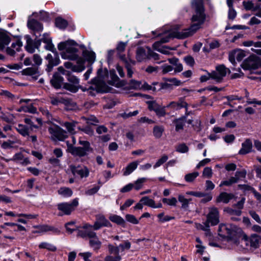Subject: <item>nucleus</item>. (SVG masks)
I'll return each mask as SVG.
<instances>
[{
    "label": "nucleus",
    "mask_w": 261,
    "mask_h": 261,
    "mask_svg": "<svg viewBox=\"0 0 261 261\" xmlns=\"http://www.w3.org/2000/svg\"><path fill=\"white\" fill-rule=\"evenodd\" d=\"M25 38L27 40V44L25 47L26 50L30 53H33L35 49V40H33L29 35L25 36Z\"/></svg>",
    "instance_id": "393cba45"
},
{
    "label": "nucleus",
    "mask_w": 261,
    "mask_h": 261,
    "mask_svg": "<svg viewBox=\"0 0 261 261\" xmlns=\"http://www.w3.org/2000/svg\"><path fill=\"white\" fill-rule=\"evenodd\" d=\"M70 170L75 177L80 176L81 178L86 177L89 175V171L88 168L85 166H75L71 165L69 166Z\"/></svg>",
    "instance_id": "1a4fd4ad"
},
{
    "label": "nucleus",
    "mask_w": 261,
    "mask_h": 261,
    "mask_svg": "<svg viewBox=\"0 0 261 261\" xmlns=\"http://www.w3.org/2000/svg\"><path fill=\"white\" fill-rule=\"evenodd\" d=\"M199 175V173L198 172H194L192 173H190L186 174L185 176V179L187 182H193L196 178Z\"/></svg>",
    "instance_id": "58836bf2"
},
{
    "label": "nucleus",
    "mask_w": 261,
    "mask_h": 261,
    "mask_svg": "<svg viewBox=\"0 0 261 261\" xmlns=\"http://www.w3.org/2000/svg\"><path fill=\"white\" fill-rule=\"evenodd\" d=\"M164 131V128L163 126L156 125L153 127V134L156 138H160L162 137Z\"/></svg>",
    "instance_id": "c9c22d12"
},
{
    "label": "nucleus",
    "mask_w": 261,
    "mask_h": 261,
    "mask_svg": "<svg viewBox=\"0 0 261 261\" xmlns=\"http://www.w3.org/2000/svg\"><path fill=\"white\" fill-rule=\"evenodd\" d=\"M241 232L240 228L232 224H221L218 228V234L223 239H232L236 233H240Z\"/></svg>",
    "instance_id": "39448f33"
},
{
    "label": "nucleus",
    "mask_w": 261,
    "mask_h": 261,
    "mask_svg": "<svg viewBox=\"0 0 261 261\" xmlns=\"http://www.w3.org/2000/svg\"><path fill=\"white\" fill-rule=\"evenodd\" d=\"M250 243V246L255 248H256L258 246L259 244V236L257 234H253L251 236V238L249 240Z\"/></svg>",
    "instance_id": "ea45409f"
},
{
    "label": "nucleus",
    "mask_w": 261,
    "mask_h": 261,
    "mask_svg": "<svg viewBox=\"0 0 261 261\" xmlns=\"http://www.w3.org/2000/svg\"><path fill=\"white\" fill-rule=\"evenodd\" d=\"M27 25L34 32V35H36V33L41 32L43 30L42 24L34 19L29 20Z\"/></svg>",
    "instance_id": "f3484780"
},
{
    "label": "nucleus",
    "mask_w": 261,
    "mask_h": 261,
    "mask_svg": "<svg viewBox=\"0 0 261 261\" xmlns=\"http://www.w3.org/2000/svg\"><path fill=\"white\" fill-rule=\"evenodd\" d=\"M121 259V257L120 255H115V256L108 255L105 258V261H120Z\"/></svg>",
    "instance_id": "680f3d73"
},
{
    "label": "nucleus",
    "mask_w": 261,
    "mask_h": 261,
    "mask_svg": "<svg viewBox=\"0 0 261 261\" xmlns=\"http://www.w3.org/2000/svg\"><path fill=\"white\" fill-rule=\"evenodd\" d=\"M216 70L219 73V74L223 78L226 76L227 72L230 73V70L227 68L224 65H220L216 67Z\"/></svg>",
    "instance_id": "e433bc0d"
},
{
    "label": "nucleus",
    "mask_w": 261,
    "mask_h": 261,
    "mask_svg": "<svg viewBox=\"0 0 261 261\" xmlns=\"http://www.w3.org/2000/svg\"><path fill=\"white\" fill-rule=\"evenodd\" d=\"M146 181V178H139L135 181L134 187L136 190H139L142 188L143 183Z\"/></svg>",
    "instance_id": "8fccbe9b"
},
{
    "label": "nucleus",
    "mask_w": 261,
    "mask_h": 261,
    "mask_svg": "<svg viewBox=\"0 0 261 261\" xmlns=\"http://www.w3.org/2000/svg\"><path fill=\"white\" fill-rule=\"evenodd\" d=\"M140 202H142L144 205H147L152 208H156L154 201L150 199L148 196L142 197L140 200Z\"/></svg>",
    "instance_id": "72a5a7b5"
},
{
    "label": "nucleus",
    "mask_w": 261,
    "mask_h": 261,
    "mask_svg": "<svg viewBox=\"0 0 261 261\" xmlns=\"http://www.w3.org/2000/svg\"><path fill=\"white\" fill-rule=\"evenodd\" d=\"M127 42H120L116 47V50L118 52V53H122L124 51L125 47L127 45Z\"/></svg>",
    "instance_id": "bf43d9fd"
},
{
    "label": "nucleus",
    "mask_w": 261,
    "mask_h": 261,
    "mask_svg": "<svg viewBox=\"0 0 261 261\" xmlns=\"http://www.w3.org/2000/svg\"><path fill=\"white\" fill-rule=\"evenodd\" d=\"M138 165V162L137 161L133 162L129 164L125 169L123 175L126 176L130 174L137 168Z\"/></svg>",
    "instance_id": "c85d7f7f"
},
{
    "label": "nucleus",
    "mask_w": 261,
    "mask_h": 261,
    "mask_svg": "<svg viewBox=\"0 0 261 261\" xmlns=\"http://www.w3.org/2000/svg\"><path fill=\"white\" fill-rule=\"evenodd\" d=\"M77 43L72 40H69L65 42H60L58 48L59 50H63L61 54V57L65 59L71 60H76L79 56L77 52L79 49L75 48V46H77Z\"/></svg>",
    "instance_id": "f03ea898"
},
{
    "label": "nucleus",
    "mask_w": 261,
    "mask_h": 261,
    "mask_svg": "<svg viewBox=\"0 0 261 261\" xmlns=\"http://www.w3.org/2000/svg\"><path fill=\"white\" fill-rule=\"evenodd\" d=\"M83 56L87 61L90 63H93L95 60V54L93 51H89L85 50L83 51Z\"/></svg>",
    "instance_id": "7c9ffc66"
},
{
    "label": "nucleus",
    "mask_w": 261,
    "mask_h": 261,
    "mask_svg": "<svg viewBox=\"0 0 261 261\" xmlns=\"http://www.w3.org/2000/svg\"><path fill=\"white\" fill-rule=\"evenodd\" d=\"M184 60L188 65H189L191 66H193L195 64L194 59L191 56H186L184 57Z\"/></svg>",
    "instance_id": "69168bd1"
},
{
    "label": "nucleus",
    "mask_w": 261,
    "mask_h": 261,
    "mask_svg": "<svg viewBox=\"0 0 261 261\" xmlns=\"http://www.w3.org/2000/svg\"><path fill=\"white\" fill-rule=\"evenodd\" d=\"M89 245L91 247H93L94 250H98L100 248L101 243L99 240L96 233H95V237H93L89 240Z\"/></svg>",
    "instance_id": "cd10ccee"
},
{
    "label": "nucleus",
    "mask_w": 261,
    "mask_h": 261,
    "mask_svg": "<svg viewBox=\"0 0 261 261\" xmlns=\"http://www.w3.org/2000/svg\"><path fill=\"white\" fill-rule=\"evenodd\" d=\"M186 119V116H184L174 121V122L175 123V130L176 132L183 129Z\"/></svg>",
    "instance_id": "c756f323"
},
{
    "label": "nucleus",
    "mask_w": 261,
    "mask_h": 261,
    "mask_svg": "<svg viewBox=\"0 0 261 261\" xmlns=\"http://www.w3.org/2000/svg\"><path fill=\"white\" fill-rule=\"evenodd\" d=\"M79 204L77 199L73 200L71 203H62L58 204V208L59 211H62L65 215H70L71 212L73 211L75 207Z\"/></svg>",
    "instance_id": "9b49d317"
},
{
    "label": "nucleus",
    "mask_w": 261,
    "mask_h": 261,
    "mask_svg": "<svg viewBox=\"0 0 261 261\" xmlns=\"http://www.w3.org/2000/svg\"><path fill=\"white\" fill-rule=\"evenodd\" d=\"M39 247L40 248H45L50 251H55L57 250V248L54 245L46 242L41 243Z\"/></svg>",
    "instance_id": "a18cd8bd"
},
{
    "label": "nucleus",
    "mask_w": 261,
    "mask_h": 261,
    "mask_svg": "<svg viewBox=\"0 0 261 261\" xmlns=\"http://www.w3.org/2000/svg\"><path fill=\"white\" fill-rule=\"evenodd\" d=\"M147 103L148 105V109L150 111H154L159 106L155 101H148Z\"/></svg>",
    "instance_id": "774afa93"
},
{
    "label": "nucleus",
    "mask_w": 261,
    "mask_h": 261,
    "mask_svg": "<svg viewBox=\"0 0 261 261\" xmlns=\"http://www.w3.org/2000/svg\"><path fill=\"white\" fill-rule=\"evenodd\" d=\"M234 183H237V180H236V179L233 178L232 177H231L229 179L222 181L220 184L219 186H229Z\"/></svg>",
    "instance_id": "603ef678"
},
{
    "label": "nucleus",
    "mask_w": 261,
    "mask_h": 261,
    "mask_svg": "<svg viewBox=\"0 0 261 261\" xmlns=\"http://www.w3.org/2000/svg\"><path fill=\"white\" fill-rule=\"evenodd\" d=\"M48 131L53 137L60 141H63L67 137L66 132L56 125L49 127Z\"/></svg>",
    "instance_id": "f8f14e48"
},
{
    "label": "nucleus",
    "mask_w": 261,
    "mask_h": 261,
    "mask_svg": "<svg viewBox=\"0 0 261 261\" xmlns=\"http://www.w3.org/2000/svg\"><path fill=\"white\" fill-rule=\"evenodd\" d=\"M188 106V103L185 101L184 99L183 98H180L177 102H170L169 105L166 106V107L178 110L182 108L187 109Z\"/></svg>",
    "instance_id": "412c9836"
},
{
    "label": "nucleus",
    "mask_w": 261,
    "mask_h": 261,
    "mask_svg": "<svg viewBox=\"0 0 261 261\" xmlns=\"http://www.w3.org/2000/svg\"><path fill=\"white\" fill-rule=\"evenodd\" d=\"M98 120L94 116L88 117L87 123L89 125H95V123H98Z\"/></svg>",
    "instance_id": "338daca9"
},
{
    "label": "nucleus",
    "mask_w": 261,
    "mask_h": 261,
    "mask_svg": "<svg viewBox=\"0 0 261 261\" xmlns=\"http://www.w3.org/2000/svg\"><path fill=\"white\" fill-rule=\"evenodd\" d=\"M58 193L64 196L69 197L72 195V191L69 188H61L58 190Z\"/></svg>",
    "instance_id": "79ce46f5"
},
{
    "label": "nucleus",
    "mask_w": 261,
    "mask_h": 261,
    "mask_svg": "<svg viewBox=\"0 0 261 261\" xmlns=\"http://www.w3.org/2000/svg\"><path fill=\"white\" fill-rule=\"evenodd\" d=\"M42 42L46 44L44 48L46 50L51 51L53 53L57 51L56 48L52 43V39L49 37L48 34L45 33L43 35Z\"/></svg>",
    "instance_id": "6ab92c4d"
},
{
    "label": "nucleus",
    "mask_w": 261,
    "mask_h": 261,
    "mask_svg": "<svg viewBox=\"0 0 261 261\" xmlns=\"http://www.w3.org/2000/svg\"><path fill=\"white\" fill-rule=\"evenodd\" d=\"M108 249L109 252L111 254H114L115 255H119V247L118 246H114L112 245L109 244L108 245Z\"/></svg>",
    "instance_id": "5fc2aeb1"
},
{
    "label": "nucleus",
    "mask_w": 261,
    "mask_h": 261,
    "mask_svg": "<svg viewBox=\"0 0 261 261\" xmlns=\"http://www.w3.org/2000/svg\"><path fill=\"white\" fill-rule=\"evenodd\" d=\"M53 56L48 54L45 58L48 62L46 68V71L47 72L51 71L53 67L57 66L60 63V58L57 51L53 53Z\"/></svg>",
    "instance_id": "9d476101"
},
{
    "label": "nucleus",
    "mask_w": 261,
    "mask_h": 261,
    "mask_svg": "<svg viewBox=\"0 0 261 261\" xmlns=\"http://www.w3.org/2000/svg\"><path fill=\"white\" fill-rule=\"evenodd\" d=\"M162 201L164 203H167L169 205L175 206L177 203V200L175 198L173 197L171 199L164 198L162 199Z\"/></svg>",
    "instance_id": "3c124183"
},
{
    "label": "nucleus",
    "mask_w": 261,
    "mask_h": 261,
    "mask_svg": "<svg viewBox=\"0 0 261 261\" xmlns=\"http://www.w3.org/2000/svg\"><path fill=\"white\" fill-rule=\"evenodd\" d=\"M22 74L25 75H30L32 76L33 78L36 80L39 76V72L38 71V68L36 67H31L27 68L21 71Z\"/></svg>",
    "instance_id": "aec40b11"
},
{
    "label": "nucleus",
    "mask_w": 261,
    "mask_h": 261,
    "mask_svg": "<svg viewBox=\"0 0 261 261\" xmlns=\"http://www.w3.org/2000/svg\"><path fill=\"white\" fill-rule=\"evenodd\" d=\"M16 128L17 132L23 136L25 137L29 135V130L31 129H30L29 127L24 125L19 124L17 125Z\"/></svg>",
    "instance_id": "2f4dec72"
},
{
    "label": "nucleus",
    "mask_w": 261,
    "mask_h": 261,
    "mask_svg": "<svg viewBox=\"0 0 261 261\" xmlns=\"http://www.w3.org/2000/svg\"><path fill=\"white\" fill-rule=\"evenodd\" d=\"M120 59L123 61L125 65V67L127 69V75L128 77L132 76L133 71L132 70V68L134 66L135 64V61L128 58L126 59L124 55H119Z\"/></svg>",
    "instance_id": "4468645a"
},
{
    "label": "nucleus",
    "mask_w": 261,
    "mask_h": 261,
    "mask_svg": "<svg viewBox=\"0 0 261 261\" xmlns=\"http://www.w3.org/2000/svg\"><path fill=\"white\" fill-rule=\"evenodd\" d=\"M244 70L255 69L260 67L259 58L255 55H251L246 59L241 64Z\"/></svg>",
    "instance_id": "6e6552de"
},
{
    "label": "nucleus",
    "mask_w": 261,
    "mask_h": 261,
    "mask_svg": "<svg viewBox=\"0 0 261 261\" xmlns=\"http://www.w3.org/2000/svg\"><path fill=\"white\" fill-rule=\"evenodd\" d=\"M129 88L132 89H140L141 87V83L134 80L130 81L129 84Z\"/></svg>",
    "instance_id": "09e8293b"
},
{
    "label": "nucleus",
    "mask_w": 261,
    "mask_h": 261,
    "mask_svg": "<svg viewBox=\"0 0 261 261\" xmlns=\"http://www.w3.org/2000/svg\"><path fill=\"white\" fill-rule=\"evenodd\" d=\"M208 75L211 76V78L215 80L217 82H221L223 80V77L219 74L218 71H214L211 73H208Z\"/></svg>",
    "instance_id": "de8ad7c7"
},
{
    "label": "nucleus",
    "mask_w": 261,
    "mask_h": 261,
    "mask_svg": "<svg viewBox=\"0 0 261 261\" xmlns=\"http://www.w3.org/2000/svg\"><path fill=\"white\" fill-rule=\"evenodd\" d=\"M146 59H149L148 53H146L145 49L142 47L137 48L136 50V59L137 61L141 62Z\"/></svg>",
    "instance_id": "5701e85b"
},
{
    "label": "nucleus",
    "mask_w": 261,
    "mask_h": 261,
    "mask_svg": "<svg viewBox=\"0 0 261 261\" xmlns=\"http://www.w3.org/2000/svg\"><path fill=\"white\" fill-rule=\"evenodd\" d=\"M102 68L97 71V76L93 79L90 82L91 85L88 88H82L83 91L86 90L95 91L96 93H107L110 91V88L106 85L105 82L101 79L103 77Z\"/></svg>",
    "instance_id": "7ed1b4c3"
},
{
    "label": "nucleus",
    "mask_w": 261,
    "mask_h": 261,
    "mask_svg": "<svg viewBox=\"0 0 261 261\" xmlns=\"http://www.w3.org/2000/svg\"><path fill=\"white\" fill-rule=\"evenodd\" d=\"M168 160V156L166 155H163L161 159H160L155 164L153 167L154 168H156L162 164H163L164 163H165L167 160Z\"/></svg>",
    "instance_id": "052dcab7"
},
{
    "label": "nucleus",
    "mask_w": 261,
    "mask_h": 261,
    "mask_svg": "<svg viewBox=\"0 0 261 261\" xmlns=\"http://www.w3.org/2000/svg\"><path fill=\"white\" fill-rule=\"evenodd\" d=\"M219 223V214L217 208L211 207L210 212L206 216V220L203 223L207 227L215 226Z\"/></svg>",
    "instance_id": "0eeeda50"
},
{
    "label": "nucleus",
    "mask_w": 261,
    "mask_h": 261,
    "mask_svg": "<svg viewBox=\"0 0 261 261\" xmlns=\"http://www.w3.org/2000/svg\"><path fill=\"white\" fill-rule=\"evenodd\" d=\"M238 61L240 62L245 57V54L243 50H234Z\"/></svg>",
    "instance_id": "6e6d98bb"
},
{
    "label": "nucleus",
    "mask_w": 261,
    "mask_h": 261,
    "mask_svg": "<svg viewBox=\"0 0 261 261\" xmlns=\"http://www.w3.org/2000/svg\"><path fill=\"white\" fill-rule=\"evenodd\" d=\"M103 226L111 227L112 225L104 215L101 214L97 215L96 216V221L93 225V228L96 230Z\"/></svg>",
    "instance_id": "ddd939ff"
},
{
    "label": "nucleus",
    "mask_w": 261,
    "mask_h": 261,
    "mask_svg": "<svg viewBox=\"0 0 261 261\" xmlns=\"http://www.w3.org/2000/svg\"><path fill=\"white\" fill-rule=\"evenodd\" d=\"M77 237H80L82 238L88 237L92 239V237H95V232L89 230H77Z\"/></svg>",
    "instance_id": "a878e982"
},
{
    "label": "nucleus",
    "mask_w": 261,
    "mask_h": 261,
    "mask_svg": "<svg viewBox=\"0 0 261 261\" xmlns=\"http://www.w3.org/2000/svg\"><path fill=\"white\" fill-rule=\"evenodd\" d=\"M175 150L180 153H186L189 151V147L185 143H181L176 146Z\"/></svg>",
    "instance_id": "c03bdc74"
},
{
    "label": "nucleus",
    "mask_w": 261,
    "mask_h": 261,
    "mask_svg": "<svg viewBox=\"0 0 261 261\" xmlns=\"http://www.w3.org/2000/svg\"><path fill=\"white\" fill-rule=\"evenodd\" d=\"M50 103L53 105L58 106L60 103H63L67 105L69 103V100L67 99L61 97H51Z\"/></svg>",
    "instance_id": "bb28decb"
},
{
    "label": "nucleus",
    "mask_w": 261,
    "mask_h": 261,
    "mask_svg": "<svg viewBox=\"0 0 261 261\" xmlns=\"http://www.w3.org/2000/svg\"><path fill=\"white\" fill-rule=\"evenodd\" d=\"M79 144L82 146L76 147L71 145L68 147V151L72 155L81 158L87 156L90 152L93 151V149L88 141L80 140Z\"/></svg>",
    "instance_id": "20e7f679"
},
{
    "label": "nucleus",
    "mask_w": 261,
    "mask_h": 261,
    "mask_svg": "<svg viewBox=\"0 0 261 261\" xmlns=\"http://www.w3.org/2000/svg\"><path fill=\"white\" fill-rule=\"evenodd\" d=\"M249 214L258 223L261 224V220L258 215L255 211H250L249 212Z\"/></svg>",
    "instance_id": "e2e57ef3"
},
{
    "label": "nucleus",
    "mask_w": 261,
    "mask_h": 261,
    "mask_svg": "<svg viewBox=\"0 0 261 261\" xmlns=\"http://www.w3.org/2000/svg\"><path fill=\"white\" fill-rule=\"evenodd\" d=\"M178 201L182 203L181 207L183 208H187L189 206V202L191 199H186L181 195H179L178 196Z\"/></svg>",
    "instance_id": "37998d69"
},
{
    "label": "nucleus",
    "mask_w": 261,
    "mask_h": 261,
    "mask_svg": "<svg viewBox=\"0 0 261 261\" xmlns=\"http://www.w3.org/2000/svg\"><path fill=\"white\" fill-rule=\"evenodd\" d=\"M63 81L64 79L60 74L58 72H55L50 82L53 87L58 89L61 88L62 86H63V84L65 83Z\"/></svg>",
    "instance_id": "dca6fc26"
},
{
    "label": "nucleus",
    "mask_w": 261,
    "mask_h": 261,
    "mask_svg": "<svg viewBox=\"0 0 261 261\" xmlns=\"http://www.w3.org/2000/svg\"><path fill=\"white\" fill-rule=\"evenodd\" d=\"M252 143L250 139H246L242 144V148L239 152L241 155L246 154L252 151Z\"/></svg>",
    "instance_id": "a211bd4d"
},
{
    "label": "nucleus",
    "mask_w": 261,
    "mask_h": 261,
    "mask_svg": "<svg viewBox=\"0 0 261 261\" xmlns=\"http://www.w3.org/2000/svg\"><path fill=\"white\" fill-rule=\"evenodd\" d=\"M220 44L217 40H213L209 43V50L208 51H210L211 50L218 48Z\"/></svg>",
    "instance_id": "0e129e2a"
},
{
    "label": "nucleus",
    "mask_w": 261,
    "mask_h": 261,
    "mask_svg": "<svg viewBox=\"0 0 261 261\" xmlns=\"http://www.w3.org/2000/svg\"><path fill=\"white\" fill-rule=\"evenodd\" d=\"M69 83L63 84V88L72 93L76 92L79 88L82 87L79 85V79L70 72L66 76Z\"/></svg>",
    "instance_id": "423d86ee"
},
{
    "label": "nucleus",
    "mask_w": 261,
    "mask_h": 261,
    "mask_svg": "<svg viewBox=\"0 0 261 261\" xmlns=\"http://www.w3.org/2000/svg\"><path fill=\"white\" fill-rule=\"evenodd\" d=\"M192 5L195 9V14L193 15L191 18L192 24L191 27L181 32H172L168 33L165 37L161 38V43L168 42L171 38H186L192 35L200 28L205 19L202 0H193Z\"/></svg>",
    "instance_id": "f257e3e1"
},
{
    "label": "nucleus",
    "mask_w": 261,
    "mask_h": 261,
    "mask_svg": "<svg viewBox=\"0 0 261 261\" xmlns=\"http://www.w3.org/2000/svg\"><path fill=\"white\" fill-rule=\"evenodd\" d=\"M125 219L128 222L134 224H137L139 223L138 220L133 215L127 214L125 216Z\"/></svg>",
    "instance_id": "864d4df0"
},
{
    "label": "nucleus",
    "mask_w": 261,
    "mask_h": 261,
    "mask_svg": "<svg viewBox=\"0 0 261 261\" xmlns=\"http://www.w3.org/2000/svg\"><path fill=\"white\" fill-rule=\"evenodd\" d=\"M247 172L245 170H242V171H237L235 173V176L232 177L237 180V183L240 181L242 178H245L246 177Z\"/></svg>",
    "instance_id": "a19ab883"
},
{
    "label": "nucleus",
    "mask_w": 261,
    "mask_h": 261,
    "mask_svg": "<svg viewBox=\"0 0 261 261\" xmlns=\"http://www.w3.org/2000/svg\"><path fill=\"white\" fill-rule=\"evenodd\" d=\"M153 85L158 86V90L159 91H160L162 89H172L173 88L172 84H168L167 83H159L158 82H154V83H153Z\"/></svg>",
    "instance_id": "49530a36"
},
{
    "label": "nucleus",
    "mask_w": 261,
    "mask_h": 261,
    "mask_svg": "<svg viewBox=\"0 0 261 261\" xmlns=\"http://www.w3.org/2000/svg\"><path fill=\"white\" fill-rule=\"evenodd\" d=\"M22 46V42L20 39H17L15 42L12 43L11 47H8L6 48L7 54L11 56H14L16 51H19Z\"/></svg>",
    "instance_id": "2eb2a0df"
},
{
    "label": "nucleus",
    "mask_w": 261,
    "mask_h": 261,
    "mask_svg": "<svg viewBox=\"0 0 261 261\" xmlns=\"http://www.w3.org/2000/svg\"><path fill=\"white\" fill-rule=\"evenodd\" d=\"M212 170L210 167H205L202 173V176L206 178H211L212 176Z\"/></svg>",
    "instance_id": "13d9d810"
},
{
    "label": "nucleus",
    "mask_w": 261,
    "mask_h": 261,
    "mask_svg": "<svg viewBox=\"0 0 261 261\" xmlns=\"http://www.w3.org/2000/svg\"><path fill=\"white\" fill-rule=\"evenodd\" d=\"M10 37L6 34L0 32V50H3L5 46L10 42Z\"/></svg>",
    "instance_id": "b1692460"
},
{
    "label": "nucleus",
    "mask_w": 261,
    "mask_h": 261,
    "mask_svg": "<svg viewBox=\"0 0 261 261\" xmlns=\"http://www.w3.org/2000/svg\"><path fill=\"white\" fill-rule=\"evenodd\" d=\"M157 116L159 117L164 116L166 114V112L164 107H161L160 105L156 108V110L154 111Z\"/></svg>",
    "instance_id": "4d7b16f0"
},
{
    "label": "nucleus",
    "mask_w": 261,
    "mask_h": 261,
    "mask_svg": "<svg viewBox=\"0 0 261 261\" xmlns=\"http://www.w3.org/2000/svg\"><path fill=\"white\" fill-rule=\"evenodd\" d=\"M40 230L44 232L51 231L53 233L56 234H59L60 232V230L58 228L48 225L41 226Z\"/></svg>",
    "instance_id": "4c0bfd02"
},
{
    "label": "nucleus",
    "mask_w": 261,
    "mask_h": 261,
    "mask_svg": "<svg viewBox=\"0 0 261 261\" xmlns=\"http://www.w3.org/2000/svg\"><path fill=\"white\" fill-rule=\"evenodd\" d=\"M109 219L113 222L116 223L118 225H120L124 226L125 225L124 220L120 216L113 215L109 217Z\"/></svg>",
    "instance_id": "473e14b6"
},
{
    "label": "nucleus",
    "mask_w": 261,
    "mask_h": 261,
    "mask_svg": "<svg viewBox=\"0 0 261 261\" xmlns=\"http://www.w3.org/2000/svg\"><path fill=\"white\" fill-rule=\"evenodd\" d=\"M55 24L56 27L59 29H64L67 27L68 22L65 19L61 17H57L55 20Z\"/></svg>",
    "instance_id": "f704fd0d"
},
{
    "label": "nucleus",
    "mask_w": 261,
    "mask_h": 261,
    "mask_svg": "<svg viewBox=\"0 0 261 261\" xmlns=\"http://www.w3.org/2000/svg\"><path fill=\"white\" fill-rule=\"evenodd\" d=\"M234 197V194L232 193H227L223 192L220 194L219 196L216 199L217 202H223L225 203H227L229 201L233 199Z\"/></svg>",
    "instance_id": "4be33fe9"
}]
</instances>
